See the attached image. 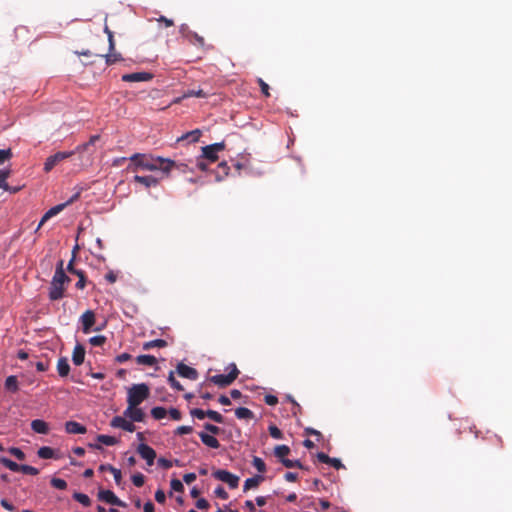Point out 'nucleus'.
<instances>
[{
	"label": "nucleus",
	"mask_w": 512,
	"mask_h": 512,
	"mask_svg": "<svg viewBox=\"0 0 512 512\" xmlns=\"http://www.w3.org/2000/svg\"><path fill=\"white\" fill-rule=\"evenodd\" d=\"M150 388L145 383L133 384L127 388V407L123 414L132 421H143L145 413L138 406L148 399Z\"/></svg>",
	"instance_id": "nucleus-1"
},
{
	"label": "nucleus",
	"mask_w": 512,
	"mask_h": 512,
	"mask_svg": "<svg viewBox=\"0 0 512 512\" xmlns=\"http://www.w3.org/2000/svg\"><path fill=\"white\" fill-rule=\"evenodd\" d=\"M130 160L132 162L130 169L133 171H159L165 176H169L171 170L176 166L171 159L138 153L133 154Z\"/></svg>",
	"instance_id": "nucleus-2"
},
{
	"label": "nucleus",
	"mask_w": 512,
	"mask_h": 512,
	"mask_svg": "<svg viewBox=\"0 0 512 512\" xmlns=\"http://www.w3.org/2000/svg\"><path fill=\"white\" fill-rule=\"evenodd\" d=\"M68 277L66 276L63 270V262L60 261L54 276L51 281L49 297L51 300H58L62 298L64 292V284L68 281Z\"/></svg>",
	"instance_id": "nucleus-3"
},
{
	"label": "nucleus",
	"mask_w": 512,
	"mask_h": 512,
	"mask_svg": "<svg viewBox=\"0 0 512 512\" xmlns=\"http://www.w3.org/2000/svg\"><path fill=\"white\" fill-rule=\"evenodd\" d=\"M227 369L229 370L228 374H218L211 377V382L214 384L225 387L230 385L238 376V369L235 364L231 363Z\"/></svg>",
	"instance_id": "nucleus-4"
},
{
	"label": "nucleus",
	"mask_w": 512,
	"mask_h": 512,
	"mask_svg": "<svg viewBox=\"0 0 512 512\" xmlns=\"http://www.w3.org/2000/svg\"><path fill=\"white\" fill-rule=\"evenodd\" d=\"M74 156V152L69 151H59L48 158H46L43 166V170L48 173L50 172L56 165L64 161L65 159H68L70 157Z\"/></svg>",
	"instance_id": "nucleus-5"
},
{
	"label": "nucleus",
	"mask_w": 512,
	"mask_h": 512,
	"mask_svg": "<svg viewBox=\"0 0 512 512\" xmlns=\"http://www.w3.org/2000/svg\"><path fill=\"white\" fill-rule=\"evenodd\" d=\"M213 477L226 483L231 489H235L239 484V477L227 470L219 469L213 472Z\"/></svg>",
	"instance_id": "nucleus-6"
},
{
	"label": "nucleus",
	"mask_w": 512,
	"mask_h": 512,
	"mask_svg": "<svg viewBox=\"0 0 512 512\" xmlns=\"http://www.w3.org/2000/svg\"><path fill=\"white\" fill-rule=\"evenodd\" d=\"M225 148L224 142H218L207 145L202 148L201 157L207 159L209 162H215L218 159V153Z\"/></svg>",
	"instance_id": "nucleus-7"
},
{
	"label": "nucleus",
	"mask_w": 512,
	"mask_h": 512,
	"mask_svg": "<svg viewBox=\"0 0 512 512\" xmlns=\"http://www.w3.org/2000/svg\"><path fill=\"white\" fill-rule=\"evenodd\" d=\"M78 197V194H75L70 200H68L65 203L58 204L52 208H50L41 218L36 231H38L41 226L51 217L56 216L58 213H60L68 204L72 203L76 198Z\"/></svg>",
	"instance_id": "nucleus-8"
},
{
	"label": "nucleus",
	"mask_w": 512,
	"mask_h": 512,
	"mask_svg": "<svg viewBox=\"0 0 512 512\" xmlns=\"http://www.w3.org/2000/svg\"><path fill=\"white\" fill-rule=\"evenodd\" d=\"M131 419L123 416H115L111 422L110 425L113 428H120L128 432H134L136 427Z\"/></svg>",
	"instance_id": "nucleus-9"
},
{
	"label": "nucleus",
	"mask_w": 512,
	"mask_h": 512,
	"mask_svg": "<svg viewBox=\"0 0 512 512\" xmlns=\"http://www.w3.org/2000/svg\"><path fill=\"white\" fill-rule=\"evenodd\" d=\"M98 499L111 505L126 507V503L120 500L111 490H100Z\"/></svg>",
	"instance_id": "nucleus-10"
},
{
	"label": "nucleus",
	"mask_w": 512,
	"mask_h": 512,
	"mask_svg": "<svg viewBox=\"0 0 512 512\" xmlns=\"http://www.w3.org/2000/svg\"><path fill=\"white\" fill-rule=\"evenodd\" d=\"M82 325V331L89 334L92 331V326L95 324V313L92 310H86L79 319Z\"/></svg>",
	"instance_id": "nucleus-11"
},
{
	"label": "nucleus",
	"mask_w": 512,
	"mask_h": 512,
	"mask_svg": "<svg viewBox=\"0 0 512 512\" xmlns=\"http://www.w3.org/2000/svg\"><path fill=\"white\" fill-rule=\"evenodd\" d=\"M137 452L144 460H146L147 465H153L154 460L156 458V452L154 451L153 448H151L145 443H141L137 447Z\"/></svg>",
	"instance_id": "nucleus-12"
},
{
	"label": "nucleus",
	"mask_w": 512,
	"mask_h": 512,
	"mask_svg": "<svg viewBox=\"0 0 512 512\" xmlns=\"http://www.w3.org/2000/svg\"><path fill=\"white\" fill-rule=\"evenodd\" d=\"M153 78V75L148 72H135L124 74L122 80L125 82H147Z\"/></svg>",
	"instance_id": "nucleus-13"
},
{
	"label": "nucleus",
	"mask_w": 512,
	"mask_h": 512,
	"mask_svg": "<svg viewBox=\"0 0 512 512\" xmlns=\"http://www.w3.org/2000/svg\"><path fill=\"white\" fill-rule=\"evenodd\" d=\"M177 372L181 377L190 379V380H196L198 377V372L196 369L187 366L183 363H179L177 366Z\"/></svg>",
	"instance_id": "nucleus-14"
},
{
	"label": "nucleus",
	"mask_w": 512,
	"mask_h": 512,
	"mask_svg": "<svg viewBox=\"0 0 512 512\" xmlns=\"http://www.w3.org/2000/svg\"><path fill=\"white\" fill-rule=\"evenodd\" d=\"M133 180L146 188L156 187L159 183V178L153 175L140 176L135 175Z\"/></svg>",
	"instance_id": "nucleus-15"
},
{
	"label": "nucleus",
	"mask_w": 512,
	"mask_h": 512,
	"mask_svg": "<svg viewBox=\"0 0 512 512\" xmlns=\"http://www.w3.org/2000/svg\"><path fill=\"white\" fill-rule=\"evenodd\" d=\"M65 430L69 434H84L86 432L85 426L76 421H67L65 423Z\"/></svg>",
	"instance_id": "nucleus-16"
},
{
	"label": "nucleus",
	"mask_w": 512,
	"mask_h": 512,
	"mask_svg": "<svg viewBox=\"0 0 512 512\" xmlns=\"http://www.w3.org/2000/svg\"><path fill=\"white\" fill-rule=\"evenodd\" d=\"M199 437H200L201 441L203 442V444H205L206 446H208L210 448L217 449L220 446L219 441L214 437V435H211V434H208L205 432H200Z\"/></svg>",
	"instance_id": "nucleus-17"
},
{
	"label": "nucleus",
	"mask_w": 512,
	"mask_h": 512,
	"mask_svg": "<svg viewBox=\"0 0 512 512\" xmlns=\"http://www.w3.org/2000/svg\"><path fill=\"white\" fill-rule=\"evenodd\" d=\"M31 429L38 434H47L49 432V425L41 419H35L31 422Z\"/></svg>",
	"instance_id": "nucleus-18"
},
{
	"label": "nucleus",
	"mask_w": 512,
	"mask_h": 512,
	"mask_svg": "<svg viewBox=\"0 0 512 512\" xmlns=\"http://www.w3.org/2000/svg\"><path fill=\"white\" fill-rule=\"evenodd\" d=\"M85 350L81 345H76L72 353V361L75 365L79 366L84 362Z\"/></svg>",
	"instance_id": "nucleus-19"
},
{
	"label": "nucleus",
	"mask_w": 512,
	"mask_h": 512,
	"mask_svg": "<svg viewBox=\"0 0 512 512\" xmlns=\"http://www.w3.org/2000/svg\"><path fill=\"white\" fill-rule=\"evenodd\" d=\"M57 372L60 377H66L70 372V365L68 359L61 357L57 362Z\"/></svg>",
	"instance_id": "nucleus-20"
},
{
	"label": "nucleus",
	"mask_w": 512,
	"mask_h": 512,
	"mask_svg": "<svg viewBox=\"0 0 512 512\" xmlns=\"http://www.w3.org/2000/svg\"><path fill=\"white\" fill-rule=\"evenodd\" d=\"M263 480L264 478L261 475H255L251 478L246 479L244 483V491L256 488Z\"/></svg>",
	"instance_id": "nucleus-21"
},
{
	"label": "nucleus",
	"mask_w": 512,
	"mask_h": 512,
	"mask_svg": "<svg viewBox=\"0 0 512 512\" xmlns=\"http://www.w3.org/2000/svg\"><path fill=\"white\" fill-rule=\"evenodd\" d=\"M37 455L41 459H52L56 458L55 451L48 446L40 447L37 451Z\"/></svg>",
	"instance_id": "nucleus-22"
},
{
	"label": "nucleus",
	"mask_w": 512,
	"mask_h": 512,
	"mask_svg": "<svg viewBox=\"0 0 512 512\" xmlns=\"http://www.w3.org/2000/svg\"><path fill=\"white\" fill-rule=\"evenodd\" d=\"M136 362L139 365L154 366L157 363V359L152 355H139L136 358Z\"/></svg>",
	"instance_id": "nucleus-23"
},
{
	"label": "nucleus",
	"mask_w": 512,
	"mask_h": 512,
	"mask_svg": "<svg viewBox=\"0 0 512 512\" xmlns=\"http://www.w3.org/2000/svg\"><path fill=\"white\" fill-rule=\"evenodd\" d=\"M167 345V342L163 339H155V340H151V341H148V342H145L143 344V349L144 350H149V349H152V348H155V347H158V348H162V347H165Z\"/></svg>",
	"instance_id": "nucleus-24"
},
{
	"label": "nucleus",
	"mask_w": 512,
	"mask_h": 512,
	"mask_svg": "<svg viewBox=\"0 0 512 512\" xmlns=\"http://www.w3.org/2000/svg\"><path fill=\"white\" fill-rule=\"evenodd\" d=\"M0 462L6 468H8L9 470H11L13 472H19L21 470V465H18L16 462H14L6 457H1Z\"/></svg>",
	"instance_id": "nucleus-25"
},
{
	"label": "nucleus",
	"mask_w": 512,
	"mask_h": 512,
	"mask_svg": "<svg viewBox=\"0 0 512 512\" xmlns=\"http://www.w3.org/2000/svg\"><path fill=\"white\" fill-rule=\"evenodd\" d=\"M235 416L238 419H251L253 417V412L246 407H239L235 410Z\"/></svg>",
	"instance_id": "nucleus-26"
},
{
	"label": "nucleus",
	"mask_w": 512,
	"mask_h": 512,
	"mask_svg": "<svg viewBox=\"0 0 512 512\" xmlns=\"http://www.w3.org/2000/svg\"><path fill=\"white\" fill-rule=\"evenodd\" d=\"M97 440L101 443V444H104L106 446H113V445H116L118 443V439L115 438L114 436H109V435H98L97 436Z\"/></svg>",
	"instance_id": "nucleus-27"
},
{
	"label": "nucleus",
	"mask_w": 512,
	"mask_h": 512,
	"mask_svg": "<svg viewBox=\"0 0 512 512\" xmlns=\"http://www.w3.org/2000/svg\"><path fill=\"white\" fill-rule=\"evenodd\" d=\"M5 388L12 392H16L18 390V381L16 376L11 375L6 378Z\"/></svg>",
	"instance_id": "nucleus-28"
},
{
	"label": "nucleus",
	"mask_w": 512,
	"mask_h": 512,
	"mask_svg": "<svg viewBox=\"0 0 512 512\" xmlns=\"http://www.w3.org/2000/svg\"><path fill=\"white\" fill-rule=\"evenodd\" d=\"M290 449L286 445H279L275 448L274 453L275 456L278 457L281 461L285 459V457L289 454Z\"/></svg>",
	"instance_id": "nucleus-29"
},
{
	"label": "nucleus",
	"mask_w": 512,
	"mask_h": 512,
	"mask_svg": "<svg viewBox=\"0 0 512 512\" xmlns=\"http://www.w3.org/2000/svg\"><path fill=\"white\" fill-rule=\"evenodd\" d=\"M73 498L79 502L80 504H82L83 506H89L91 504V500L89 498L88 495L84 494V493H80V492H75L73 494Z\"/></svg>",
	"instance_id": "nucleus-30"
},
{
	"label": "nucleus",
	"mask_w": 512,
	"mask_h": 512,
	"mask_svg": "<svg viewBox=\"0 0 512 512\" xmlns=\"http://www.w3.org/2000/svg\"><path fill=\"white\" fill-rule=\"evenodd\" d=\"M200 135H201V131L199 129H196V130L187 132L186 134L182 135L181 138H179L178 140L187 139L190 142H196V141H198Z\"/></svg>",
	"instance_id": "nucleus-31"
},
{
	"label": "nucleus",
	"mask_w": 512,
	"mask_h": 512,
	"mask_svg": "<svg viewBox=\"0 0 512 512\" xmlns=\"http://www.w3.org/2000/svg\"><path fill=\"white\" fill-rule=\"evenodd\" d=\"M151 415L156 420H161L167 416V410L164 407H154L151 410Z\"/></svg>",
	"instance_id": "nucleus-32"
},
{
	"label": "nucleus",
	"mask_w": 512,
	"mask_h": 512,
	"mask_svg": "<svg viewBox=\"0 0 512 512\" xmlns=\"http://www.w3.org/2000/svg\"><path fill=\"white\" fill-rule=\"evenodd\" d=\"M252 465L254 466L255 469H257L260 473H263L265 472L266 470V465H265V462L260 458V457H257L255 456L252 460Z\"/></svg>",
	"instance_id": "nucleus-33"
},
{
	"label": "nucleus",
	"mask_w": 512,
	"mask_h": 512,
	"mask_svg": "<svg viewBox=\"0 0 512 512\" xmlns=\"http://www.w3.org/2000/svg\"><path fill=\"white\" fill-rule=\"evenodd\" d=\"M206 96H207V94L202 89H198V90H188L187 92L184 93L182 98L206 97Z\"/></svg>",
	"instance_id": "nucleus-34"
},
{
	"label": "nucleus",
	"mask_w": 512,
	"mask_h": 512,
	"mask_svg": "<svg viewBox=\"0 0 512 512\" xmlns=\"http://www.w3.org/2000/svg\"><path fill=\"white\" fill-rule=\"evenodd\" d=\"M51 485L56 489L64 490L67 487V482L61 478H52Z\"/></svg>",
	"instance_id": "nucleus-35"
},
{
	"label": "nucleus",
	"mask_w": 512,
	"mask_h": 512,
	"mask_svg": "<svg viewBox=\"0 0 512 512\" xmlns=\"http://www.w3.org/2000/svg\"><path fill=\"white\" fill-rule=\"evenodd\" d=\"M108 471H110L114 477V480H115V483L117 485H120L121 484V480H122V474H121V471L113 466H108Z\"/></svg>",
	"instance_id": "nucleus-36"
},
{
	"label": "nucleus",
	"mask_w": 512,
	"mask_h": 512,
	"mask_svg": "<svg viewBox=\"0 0 512 512\" xmlns=\"http://www.w3.org/2000/svg\"><path fill=\"white\" fill-rule=\"evenodd\" d=\"M206 416L217 423H222L224 420L223 416L219 412L214 410H208Z\"/></svg>",
	"instance_id": "nucleus-37"
},
{
	"label": "nucleus",
	"mask_w": 512,
	"mask_h": 512,
	"mask_svg": "<svg viewBox=\"0 0 512 512\" xmlns=\"http://www.w3.org/2000/svg\"><path fill=\"white\" fill-rule=\"evenodd\" d=\"M168 381L170 383V385L177 391H181L183 390V387L182 385L180 384L179 381H177L174 377V373L173 372H170L169 373V376H168Z\"/></svg>",
	"instance_id": "nucleus-38"
},
{
	"label": "nucleus",
	"mask_w": 512,
	"mask_h": 512,
	"mask_svg": "<svg viewBox=\"0 0 512 512\" xmlns=\"http://www.w3.org/2000/svg\"><path fill=\"white\" fill-rule=\"evenodd\" d=\"M131 479H132L133 484L137 487L143 486L144 481H145V477L141 473L134 474Z\"/></svg>",
	"instance_id": "nucleus-39"
},
{
	"label": "nucleus",
	"mask_w": 512,
	"mask_h": 512,
	"mask_svg": "<svg viewBox=\"0 0 512 512\" xmlns=\"http://www.w3.org/2000/svg\"><path fill=\"white\" fill-rule=\"evenodd\" d=\"M20 471L28 475H37L39 473V470L37 468L30 465H21Z\"/></svg>",
	"instance_id": "nucleus-40"
},
{
	"label": "nucleus",
	"mask_w": 512,
	"mask_h": 512,
	"mask_svg": "<svg viewBox=\"0 0 512 512\" xmlns=\"http://www.w3.org/2000/svg\"><path fill=\"white\" fill-rule=\"evenodd\" d=\"M106 338L102 335L93 336L89 339V342L93 346H101L104 344Z\"/></svg>",
	"instance_id": "nucleus-41"
},
{
	"label": "nucleus",
	"mask_w": 512,
	"mask_h": 512,
	"mask_svg": "<svg viewBox=\"0 0 512 512\" xmlns=\"http://www.w3.org/2000/svg\"><path fill=\"white\" fill-rule=\"evenodd\" d=\"M9 453H11L13 456H15L18 460H24L25 454L24 452L17 447H11L9 449Z\"/></svg>",
	"instance_id": "nucleus-42"
},
{
	"label": "nucleus",
	"mask_w": 512,
	"mask_h": 512,
	"mask_svg": "<svg viewBox=\"0 0 512 512\" xmlns=\"http://www.w3.org/2000/svg\"><path fill=\"white\" fill-rule=\"evenodd\" d=\"M12 157L11 149H0V163H4Z\"/></svg>",
	"instance_id": "nucleus-43"
},
{
	"label": "nucleus",
	"mask_w": 512,
	"mask_h": 512,
	"mask_svg": "<svg viewBox=\"0 0 512 512\" xmlns=\"http://www.w3.org/2000/svg\"><path fill=\"white\" fill-rule=\"evenodd\" d=\"M89 147H90V143L86 142V143L78 145L74 150H70L69 152H74V155L75 154H83L85 151L88 150Z\"/></svg>",
	"instance_id": "nucleus-44"
},
{
	"label": "nucleus",
	"mask_w": 512,
	"mask_h": 512,
	"mask_svg": "<svg viewBox=\"0 0 512 512\" xmlns=\"http://www.w3.org/2000/svg\"><path fill=\"white\" fill-rule=\"evenodd\" d=\"M170 484H171V488L174 491L182 492L184 489L183 484L179 479H172Z\"/></svg>",
	"instance_id": "nucleus-45"
},
{
	"label": "nucleus",
	"mask_w": 512,
	"mask_h": 512,
	"mask_svg": "<svg viewBox=\"0 0 512 512\" xmlns=\"http://www.w3.org/2000/svg\"><path fill=\"white\" fill-rule=\"evenodd\" d=\"M167 414L173 419V420H180L181 419V412L176 408H170L167 411Z\"/></svg>",
	"instance_id": "nucleus-46"
},
{
	"label": "nucleus",
	"mask_w": 512,
	"mask_h": 512,
	"mask_svg": "<svg viewBox=\"0 0 512 512\" xmlns=\"http://www.w3.org/2000/svg\"><path fill=\"white\" fill-rule=\"evenodd\" d=\"M207 411H203L201 409H193L191 411V415L197 419H204L206 417Z\"/></svg>",
	"instance_id": "nucleus-47"
},
{
	"label": "nucleus",
	"mask_w": 512,
	"mask_h": 512,
	"mask_svg": "<svg viewBox=\"0 0 512 512\" xmlns=\"http://www.w3.org/2000/svg\"><path fill=\"white\" fill-rule=\"evenodd\" d=\"M75 274L79 276V280L76 283V287L78 289H83L85 287V277L81 271H75Z\"/></svg>",
	"instance_id": "nucleus-48"
},
{
	"label": "nucleus",
	"mask_w": 512,
	"mask_h": 512,
	"mask_svg": "<svg viewBox=\"0 0 512 512\" xmlns=\"http://www.w3.org/2000/svg\"><path fill=\"white\" fill-rule=\"evenodd\" d=\"M215 495L221 499H227L228 493L225 491V489L222 486H218L215 491Z\"/></svg>",
	"instance_id": "nucleus-49"
},
{
	"label": "nucleus",
	"mask_w": 512,
	"mask_h": 512,
	"mask_svg": "<svg viewBox=\"0 0 512 512\" xmlns=\"http://www.w3.org/2000/svg\"><path fill=\"white\" fill-rule=\"evenodd\" d=\"M269 433L275 439H280L282 436V432L276 426H270Z\"/></svg>",
	"instance_id": "nucleus-50"
},
{
	"label": "nucleus",
	"mask_w": 512,
	"mask_h": 512,
	"mask_svg": "<svg viewBox=\"0 0 512 512\" xmlns=\"http://www.w3.org/2000/svg\"><path fill=\"white\" fill-rule=\"evenodd\" d=\"M158 465L161 466L164 469H169L172 467L173 462L171 460L165 459V458H159L158 459Z\"/></svg>",
	"instance_id": "nucleus-51"
},
{
	"label": "nucleus",
	"mask_w": 512,
	"mask_h": 512,
	"mask_svg": "<svg viewBox=\"0 0 512 512\" xmlns=\"http://www.w3.org/2000/svg\"><path fill=\"white\" fill-rule=\"evenodd\" d=\"M105 59L107 64H112L118 61L120 59V56L117 54L108 53L105 55Z\"/></svg>",
	"instance_id": "nucleus-52"
},
{
	"label": "nucleus",
	"mask_w": 512,
	"mask_h": 512,
	"mask_svg": "<svg viewBox=\"0 0 512 512\" xmlns=\"http://www.w3.org/2000/svg\"><path fill=\"white\" fill-rule=\"evenodd\" d=\"M204 428H205V430H207L208 432H210V433H211V435L218 434V433H219V431H220V428H219L218 426H215V425H213V424H209V423L205 424V425H204Z\"/></svg>",
	"instance_id": "nucleus-53"
},
{
	"label": "nucleus",
	"mask_w": 512,
	"mask_h": 512,
	"mask_svg": "<svg viewBox=\"0 0 512 512\" xmlns=\"http://www.w3.org/2000/svg\"><path fill=\"white\" fill-rule=\"evenodd\" d=\"M191 432H192V427L191 426H179L176 429V434H178V435L189 434Z\"/></svg>",
	"instance_id": "nucleus-54"
},
{
	"label": "nucleus",
	"mask_w": 512,
	"mask_h": 512,
	"mask_svg": "<svg viewBox=\"0 0 512 512\" xmlns=\"http://www.w3.org/2000/svg\"><path fill=\"white\" fill-rule=\"evenodd\" d=\"M264 400L269 406H274L278 403V398L274 395H266Z\"/></svg>",
	"instance_id": "nucleus-55"
},
{
	"label": "nucleus",
	"mask_w": 512,
	"mask_h": 512,
	"mask_svg": "<svg viewBox=\"0 0 512 512\" xmlns=\"http://www.w3.org/2000/svg\"><path fill=\"white\" fill-rule=\"evenodd\" d=\"M155 500L158 502V503H164L165 500H166V495L164 493V491L162 490H157L155 492Z\"/></svg>",
	"instance_id": "nucleus-56"
},
{
	"label": "nucleus",
	"mask_w": 512,
	"mask_h": 512,
	"mask_svg": "<svg viewBox=\"0 0 512 512\" xmlns=\"http://www.w3.org/2000/svg\"><path fill=\"white\" fill-rule=\"evenodd\" d=\"M282 463L287 468H292V467H295V466H298V467L301 466L299 461H292V460H289V459H283Z\"/></svg>",
	"instance_id": "nucleus-57"
},
{
	"label": "nucleus",
	"mask_w": 512,
	"mask_h": 512,
	"mask_svg": "<svg viewBox=\"0 0 512 512\" xmlns=\"http://www.w3.org/2000/svg\"><path fill=\"white\" fill-rule=\"evenodd\" d=\"M196 507L198 509H207L209 507V503L206 499L200 498L196 502Z\"/></svg>",
	"instance_id": "nucleus-58"
},
{
	"label": "nucleus",
	"mask_w": 512,
	"mask_h": 512,
	"mask_svg": "<svg viewBox=\"0 0 512 512\" xmlns=\"http://www.w3.org/2000/svg\"><path fill=\"white\" fill-rule=\"evenodd\" d=\"M129 359H131V355L128 354V353H122V354H119L117 357H116V361L118 363H124L126 361H128Z\"/></svg>",
	"instance_id": "nucleus-59"
},
{
	"label": "nucleus",
	"mask_w": 512,
	"mask_h": 512,
	"mask_svg": "<svg viewBox=\"0 0 512 512\" xmlns=\"http://www.w3.org/2000/svg\"><path fill=\"white\" fill-rule=\"evenodd\" d=\"M259 84H260V87H261V91L262 93L265 95V96H269V86L267 83H265L262 79H259L258 80Z\"/></svg>",
	"instance_id": "nucleus-60"
},
{
	"label": "nucleus",
	"mask_w": 512,
	"mask_h": 512,
	"mask_svg": "<svg viewBox=\"0 0 512 512\" xmlns=\"http://www.w3.org/2000/svg\"><path fill=\"white\" fill-rule=\"evenodd\" d=\"M195 479H196V474L195 473H187V474H185L183 476V480L187 484L192 483L193 481H195Z\"/></svg>",
	"instance_id": "nucleus-61"
},
{
	"label": "nucleus",
	"mask_w": 512,
	"mask_h": 512,
	"mask_svg": "<svg viewBox=\"0 0 512 512\" xmlns=\"http://www.w3.org/2000/svg\"><path fill=\"white\" fill-rule=\"evenodd\" d=\"M10 174H11L10 169H1L0 180L3 182H7V179L10 176Z\"/></svg>",
	"instance_id": "nucleus-62"
},
{
	"label": "nucleus",
	"mask_w": 512,
	"mask_h": 512,
	"mask_svg": "<svg viewBox=\"0 0 512 512\" xmlns=\"http://www.w3.org/2000/svg\"><path fill=\"white\" fill-rule=\"evenodd\" d=\"M317 458H318V460L320 462L326 463V464H328L330 462V459H331L327 454H325L323 452L318 453L317 454Z\"/></svg>",
	"instance_id": "nucleus-63"
},
{
	"label": "nucleus",
	"mask_w": 512,
	"mask_h": 512,
	"mask_svg": "<svg viewBox=\"0 0 512 512\" xmlns=\"http://www.w3.org/2000/svg\"><path fill=\"white\" fill-rule=\"evenodd\" d=\"M189 32H191V31L189 30V28H188V26H187L186 24H182V25L180 26V33H181L184 37H186V38H190L191 34H190Z\"/></svg>",
	"instance_id": "nucleus-64"
}]
</instances>
